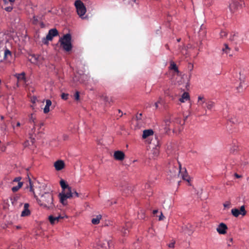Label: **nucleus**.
Wrapping results in <instances>:
<instances>
[{"instance_id": "nucleus-52", "label": "nucleus", "mask_w": 249, "mask_h": 249, "mask_svg": "<svg viewBox=\"0 0 249 249\" xmlns=\"http://www.w3.org/2000/svg\"><path fill=\"white\" fill-rule=\"evenodd\" d=\"M158 212V211L157 210H155L153 212L154 214H156Z\"/></svg>"}, {"instance_id": "nucleus-59", "label": "nucleus", "mask_w": 249, "mask_h": 249, "mask_svg": "<svg viewBox=\"0 0 249 249\" xmlns=\"http://www.w3.org/2000/svg\"><path fill=\"white\" fill-rule=\"evenodd\" d=\"M180 38L178 39L177 40V41H178V42L180 41Z\"/></svg>"}, {"instance_id": "nucleus-5", "label": "nucleus", "mask_w": 249, "mask_h": 249, "mask_svg": "<svg viewBox=\"0 0 249 249\" xmlns=\"http://www.w3.org/2000/svg\"><path fill=\"white\" fill-rule=\"evenodd\" d=\"M74 5L76 8L77 14L79 17L82 19L86 18V17L84 15L87 10L84 3L81 0H77L75 1Z\"/></svg>"}, {"instance_id": "nucleus-55", "label": "nucleus", "mask_w": 249, "mask_h": 249, "mask_svg": "<svg viewBox=\"0 0 249 249\" xmlns=\"http://www.w3.org/2000/svg\"><path fill=\"white\" fill-rule=\"evenodd\" d=\"M161 98H159V101L157 102V103H158V104H160V103H161Z\"/></svg>"}, {"instance_id": "nucleus-12", "label": "nucleus", "mask_w": 249, "mask_h": 249, "mask_svg": "<svg viewBox=\"0 0 249 249\" xmlns=\"http://www.w3.org/2000/svg\"><path fill=\"white\" fill-rule=\"evenodd\" d=\"M227 229V225L223 223H221L217 228L216 231L219 234H224L226 233Z\"/></svg>"}, {"instance_id": "nucleus-6", "label": "nucleus", "mask_w": 249, "mask_h": 249, "mask_svg": "<svg viewBox=\"0 0 249 249\" xmlns=\"http://www.w3.org/2000/svg\"><path fill=\"white\" fill-rule=\"evenodd\" d=\"M244 4L242 0H232L229 5V8L231 12L234 13L242 7Z\"/></svg>"}, {"instance_id": "nucleus-39", "label": "nucleus", "mask_w": 249, "mask_h": 249, "mask_svg": "<svg viewBox=\"0 0 249 249\" xmlns=\"http://www.w3.org/2000/svg\"><path fill=\"white\" fill-rule=\"evenodd\" d=\"M72 197H78L79 196V194L73 189V191H72Z\"/></svg>"}, {"instance_id": "nucleus-10", "label": "nucleus", "mask_w": 249, "mask_h": 249, "mask_svg": "<svg viewBox=\"0 0 249 249\" xmlns=\"http://www.w3.org/2000/svg\"><path fill=\"white\" fill-rule=\"evenodd\" d=\"M229 39L230 41L233 42L235 44H239L242 41V40L239 39L238 34L235 32L231 33Z\"/></svg>"}, {"instance_id": "nucleus-58", "label": "nucleus", "mask_w": 249, "mask_h": 249, "mask_svg": "<svg viewBox=\"0 0 249 249\" xmlns=\"http://www.w3.org/2000/svg\"><path fill=\"white\" fill-rule=\"evenodd\" d=\"M232 238H230V241L232 242Z\"/></svg>"}, {"instance_id": "nucleus-13", "label": "nucleus", "mask_w": 249, "mask_h": 249, "mask_svg": "<svg viewBox=\"0 0 249 249\" xmlns=\"http://www.w3.org/2000/svg\"><path fill=\"white\" fill-rule=\"evenodd\" d=\"M124 154L121 151H116L114 153V158L118 160H123L124 159Z\"/></svg>"}, {"instance_id": "nucleus-57", "label": "nucleus", "mask_w": 249, "mask_h": 249, "mask_svg": "<svg viewBox=\"0 0 249 249\" xmlns=\"http://www.w3.org/2000/svg\"><path fill=\"white\" fill-rule=\"evenodd\" d=\"M0 119L1 120H3L4 119V117L3 116H0Z\"/></svg>"}, {"instance_id": "nucleus-34", "label": "nucleus", "mask_w": 249, "mask_h": 249, "mask_svg": "<svg viewBox=\"0 0 249 249\" xmlns=\"http://www.w3.org/2000/svg\"><path fill=\"white\" fill-rule=\"evenodd\" d=\"M69 95L68 93H62L61 95V97L62 99L66 100L68 99Z\"/></svg>"}, {"instance_id": "nucleus-46", "label": "nucleus", "mask_w": 249, "mask_h": 249, "mask_svg": "<svg viewBox=\"0 0 249 249\" xmlns=\"http://www.w3.org/2000/svg\"><path fill=\"white\" fill-rule=\"evenodd\" d=\"M164 217V215H163L162 213H161L160 215L159 216V220H163Z\"/></svg>"}, {"instance_id": "nucleus-4", "label": "nucleus", "mask_w": 249, "mask_h": 249, "mask_svg": "<svg viewBox=\"0 0 249 249\" xmlns=\"http://www.w3.org/2000/svg\"><path fill=\"white\" fill-rule=\"evenodd\" d=\"M177 174H178V175L183 180L189 182L190 177L187 172L186 169L185 168L182 169L180 164L179 165V170L177 167L173 168V176H176Z\"/></svg>"}, {"instance_id": "nucleus-37", "label": "nucleus", "mask_w": 249, "mask_h": 249, "mask_svg": "<svg viewBox=\"0 0 249 249\" xmlns=\"http://www.w3.org/2000/svg\"><path fill=\"white\" fill-rule=\"evenodd\" d=\"M176 123L178 124H181V118H180L179 117H177L175 119V121H174L173 123Z\"/></svg>"}, {"instance_id": "nucleus-20", "label": "nucleus", "mask_w": 249, "mask_h": 249, "mask_svg": "<svg viewBox=\"0 0 249 249\" xmlns=\"http://www.w3.org/2000/svg\"><path fill=\"white\" fill-rule=\"evenodd\" d=\"M153 131L152 130H151V129L144 130L143 131L142 138L143 139H146L148 137L153 135Z\"/></svg>"}, {"instance_id": "nucleus-8", "label": "nucleus", "mask_w": 249, "mask_h": 249, "mask_svg": "<svg viewBox=\"0 0 249 249\" xmlns=\"http://www.w3.org/2000/svg\"><path fill=\"white\" fill-rule=\"evenodd\" d=\"M43 59L42 56L39 54H30L29 55V61L36 65H38L41 63Z\"/></svg>"}, {"instance_id": "nucleus-9", "label": "nucleus", "mask_w": 249, "mask_h": 249, "mask_svg": "<svg viewBox=\"0 0 249 249\" xmlns=\"http://www.w3.org/2000/svg\"><path fill=\"white\" fill-rule=\"evenodd\" d=\"M231 212L232 214L236 217H237L239 215L244 216L247 213V211H246L245 206L244 205L242 206L240 208V209L235 208L231 209Z\"/></svg>"}, {"instance_id": "nucleus-28", "label": "nucleus", "mask_w": 249, "mask_h": 249, "mask_svg": "<svg viewBox=\"0 0 249 249\" xmlns=\"http://www.w3.org/2000/svg\"><path fill=\"white\" fill-rule=\"evenodd\" d=\"M23 183L22 182H19L18 184L16 186H14L12 188V190L13 192L18 191L22 186Z\"/></svg>"}, {"instance_id": "nucleus-45", "label": "nucleus", "mask_w": 249, "mask_h": 249, "mask_svg": "<svg viewBox=\"0 0 249 249\" xmlns=\"http://www.w3.org/2000/svg\"><path fill=\"white\" fill-rule=\"evenodd\" d=\"M175 246V242L171 243L168 245L169 248H174Z\"/></svg>"}, {"instance_id": "nucleus-7", "label": "nucleus", "mask_w": 249, "mask_h": 249, "mask_svg": "<svg viewBox=\"0 0 249 249\" xmlns=\"http://www.w3.org/2000/svg\"><path fill=\"white\" fill-rule=\"evenodd\" d=\"M58 35V31L55 29H52L49 30L45 38H43L42 42L46 45L48 44L49 41L52 40L53 37Z\"/></svg>"}, {"instance_id": "nucleus-23", "label": "nucleus", "mask_w": 249, "mask_h": 249, "mask_svg": "<svg viewBox=\"0 0 249 249\" xmlns=\"http://www.w3.org/2000/svg\"><path fill=\"white\" fill-rule=\"evenodd\" d=\"M0 130L3 134H5V132L7 130V125L4 122L0 124Z\"/></svg>"}, {"instance_id": "nucleus-61", "label": "nucleus", "mask_w": 249, "mask_h": 249, "mask_svg": "<svg viewBox=\"0 0 249 249\" xmlns=\"http://www.w3.org/2000/svg\"><path fill=\"white\" fill-rule=\"evenodd\" d=\"M12 127L14 129L15 128V126L13 125H12Z\"/></svg>"}, {"instance_id": "nucleus-17", "label": "nucleus", "mask_w": 249, "mask_h": 249, "mask_svg": "<svg viewBox=\"0 0 249 249\" xmlns=\"http://www.w3.org/2000/svg\"><path fill=\"white\" fill-rule=\"evenodd\" d=\"M16 77H17L18 82L19 81H23L24 83H26V79L25 77V72H23L21 73H18L15 75Z\"/></svg>"}, {"instance_id": "nucleus-1", "label": "nucleus", "mask_w": 249, "mask_h": 249, "mask_svg": "<svg viewBox=\"0 0 249 249\" xmlns=\"http://www.w3.org/2000/svg\"><path fill=\"white\" fill-rule=\"evenodd\" d=\"M29 187H27V189H29V191L33 194L34 197L36 198L39 205L49 209H53L54 207L53 203V195L51 192H44L43 194H40V197L38 198L35 194L33 189V185L30 178H29Z\"/></svg>"}, {"instance_id": "nucleus-49", "label": "nucleus", "mask_w": 249, "mask_h": 249, "mask_svg": "<svg viewBox=\"0 0 249 249\" xmlns=\"http://www.w3.org/2000/svg\"><path fill=\"white\" fill-rule=\"evenodd\" d=\"M19 198V196H18L17 195L15 196L14 197V200L15 201H16L18 199V198Z\"/></svg>"}, {"instance_id": "nucleus-27", "label": "nucleus", "mask_w": 249, "mask_h": 249, "mask_svg": "<svg viewBox=\"0 0 249 249\" xmlns=\"http://www.w3.org/2000/svg\"><path fill=\"white\" fill-rule=\"evenodd\" d=\"M101 99L106 103H110L111 99L107 97L106 94H103L100 96Z\"/></svg>"}, {"instance_id": "nucleus-35", "label": "nucleus", "mask_w": 249, "mask_h": 249, "mask_svg": "<svg viewBox=\"0 0 249 249\" xmlns=\"http://www.w3.org/2000/svg\"><path fill=\"white\" fill-rule=\"evenodd\" d=\"M73 96H74V99L76 101L79 100L80 96H79V92L78 91H76L75 94H74Z\"/></svg>"}, {"instance_id": "nucleus-33", "label": "nucleus", "mask_w": 249, "mask_h": 249, "mask_svg": "<svg viewBox=\"0 0 249 249\" xmlns=\"http://www.w3.org/2000/svg\"><path fill=\"white\" fill-rule=\"evenodd\" d=\"M3 8L5 11L7 12H11L13 10V5H9V6H5Z\"/></svg>"}, {"instance_id": "nucleus-62", "label": "nucleus", "mask_w": 249, "mask_h": 249, "mask_svg": "<svg viewBox=\"0 0 249 249\" xmlns=\"http://www.w3.org/2000/svg\"><path fill=\"white\" fill-rule=\"evenodd\" d=\"M84 76H86V77H87V75H83V77H84Z\"/></svg>"}, {"instance_id": "nucleus-63", "label": "nucleus", "mask_w": 249, "mask_h": 249, "mask_svg": "<svg viewBox=\"0 0 249 249\" xmlns=\"http://www.w3.org/2000/svg\"><path fill=\"white\" fill-rule=\"evenodd\" d=\"M17 228H18V229H19V228H20V227H19V226H17Z\"/></svg>"}, {"instance_id": "nucleus-42", "label": "nucleus", "mask_w": 249, "mask_h": 249, "mask_svg": "<svg viewBox=\"0 0 249 249\" xmlns=\"http://www.w3.org/2000/svg\"><path fill=\"white\" fill-rule=\"evenodd\" d=\"M142 113L138 114L136 115V119L137 120H141L142 119Z\"/></svg>"}, {"instance_id": "nucleus-48", "label": "nucleus", "mask_w": 249, "mask_h": 249, "mask_svg": "<svg viewBox=\"0 0 249 249\" xmlns=\"http://www.w3.org/2000/svg\"><path fill=\"white\" fill-rule=\"evenodd\" d=\"M234 176H235L236 178H241V175H238V174H237V173H235V174H234Z\"/></svg>"}, {"instance_id": "nucleus-50", "label": "nucleus", "mask_w": 249, "mask_h": 249, "mask_svg": "<svg viewBox=\"0 0 249 249\" xmlns=\"http://www.w3.org/2000/svg\"><path fill=\"white\" fill-rule=\"evenodd\" d=\"M152 194V192L150 191H147V195L148 196H150Z\"/></svg>"}, {"instance_id": "nucleus-41", "label": "nucleus", "mask_w": 249, "mask_h": 249, "mask_svg": "<svg viewBox=\"0 0 249 249\" xmlns=\"http://www.w3.org/2000/svg\"><path fill=\"white\" fill-rule=\"evenodd\" d=\"M153 154H154L155 157L158 156V155L159 154V150L157 149H155V150H154Z\"/></svg>"}, {"instance_id": "nucleus-30", "label": "nucleus", "mask_w": 249, "mask_h": 249, "mask_svg": "<svg viewBox=\"0 0 249 249\" xmlns=\"http://www.w3.org/2000/svg\"><path fill=\"white\" fill-rule=\"evenodd\" d=\"M8 55H11V52L7 49H6L3 53V59H5Z\"/></svg>"}, {"instance_id": "nucleus-16", "label": "nucleus", "mask_w": 249, "mask_h": 249, "mask_svg": "<svg viewBox=\"0 0 249 249\" xmlns=\"http://www.w3.org/2000/svg\"><path fill=\"white\" fill-rule=\"evenodd\" d=\"M29 205L28 203L24 204V210L21 213V216H28L30 214V211L29 210Z\"/></svg>"}, {"instance_id": "nucleus-31", "label": "nucleus", "mask_w": 249, "mask_h": 249, "mask_svg": "<svg viewBox=\"0 0 249 249\" xmlns=\"http://www.w3.org/2000/svg\"><path fill=\"white\" fill-rule=\"evenodd\" d=\"M29 122L34 124V127L32 130L35 129V118L33 117V114H31L29 117Z\"/></svg>"}, {"instance_id": "nucleus-21", "label": "nucleus", "mask_w": 249, "mask_h": 249, "mask_svg": "<svg viewBox=\"0 0 249 249\" xmlns=\"http://www.w3.org/2000/svg\"><path fill=\"white\" fill-rule=\"evenodd\" d=\"M130 226V224L129 223H127L125 224V227L122 228V229L120 230L123 235L125 236L127 234L128 232L127 229L129 228Z\"/></svg>"}, {"instance_id": "nucleus-43", "label": "nucleus", "mask_w": 249, "mask_h": 249, "mask_svg": "<svg viewBox=\"0 0 249 249\" xmlns=\"http://www.w3.org/2000/svg\"><path fill=\"white\" fill-rule=\"evenodd\" d=\"M150 185L148 183H146L144 185V187L143 189L145 190H148L150 188Z\"/></svg>"}, {"instance_id": "nucleus-15", "label": "nucleus", "mask_w": 249, "mask_h": 249, "mask_svg": "<svg viewBox=\"0 0 249 249\" xmlns=\"http://www.w3.org/2000/svg\"><path fill=\"white\" fill-rule=\"evenodd\" d=\"M63 217L61 216L60 215L57 216H54L53 215H50L49 217V219L50 222V223L52 224H54L59 221H60L61 219H63Z\"/></svg>"}, {"instance_id": "nucleus-3", "label": "nucleus", "mask_w": 249, "mask_h": 249, "mask_svg": "<svg viewBox=\"0 0 249 249\" xmlns=\"http://www.w3.org/2000/svg\"><path fill=\"white\" fill-rule=\"evenodd\" d=\"M71 35L67 34L59 39L61 47L66 52H69L71 50Z\"/></svg>"}, {"instance_id": "nucleus-26", "label": "nucleus", "mask_w": 249, "mask_h": 249, "mask_svg": "<svg viewBox=\"0 0 249 249\" xmlns=\"http://www.w3.org/2000/svg\"><path fill=\"white\" fill-rule=\"evenodd\" d=\"M101 215H98L96 216V218H93L91 220V222L94 225H97L99 223L100 220L101 219Z\"/></svg>"}, {"instance_id": "nucleus-32", "label": "nucleus", "mask_w": 249, "mask_h": 249, "mask_svg": "<svg viewBox=\"0 0 249 249\" xmlns=\"http://www.w3.org/2000/svg\"><path fill=\"white\" fill-rule=\"evenodd\" d=\"M2 1L5 6L8 5L9 2L10 3V5H13L15 2V0H2Z\"/></svg>"}, {"instance_id": "nucleus-25", "label": "nucleus", "mask_w": 249, "mask_h": 249, "mask_svg": "<svg viewBox=\"0 0 249 249\" xmlns=\"http://www.w3.org/2000/svg\"><path fill=\"white\" fill-rule=\"evenodd\" d=\"M165 123V129H166V131L168 130H170L171 129L170 128V124L172 123L170 119H166L164 121Z\"/></svg>"}, {"instance_id": "nucleus-24", "label": "nucleus", "mask_w": 249, "mask_h": 249, "mask_svg": "<svg viewBox=\"0 0 249 249\" xmlns=\"http://www.w3.org/2000/svg\"><path fill=\"white\" fill-rule=\"evenodd\" d=\"M170 68L171 70H174L177 74L179 73L178 68L176 64L174 62H172L171 63Z\"/></svg>"}, {"instance_id": "nucleus-60", "label": "nucleus", "mask_w": 249, "mask_h": 249, "mask_svg": "<svg viewBox=\"0 0 249 249\" xmlns=\"http://www.w3.org/2000/svg\"><path fill=\"white\" fill-rule=\"evenodd\" d=\"M227 206V205L224 204V207H226Z\"/></svg>"}, {"instance_id": "nucleus-36", "label": "nucleus", "mask_w": 249, "mask_h": 249, "mask_svg": "<svg viewBox=\"0 0 249 249\" xmlns=\"http://www.w3.org/2000/svg\"><path fill=\"white\" fill-rule=\"evenodd\" d=\"M225 48L222 49V51L226 53H228V50H230V48L228 47V44H225L224 45Z\"/></svg>"}, {"instance_id": "nucleus-51", "label": "nucleus", "mask_w": 249, "mask_h": 249, "mask_svg": "<svg viewBox=\"0 0 249 249\" xmlns=\"http://www.w3.org/2000/svg\"><path fill=\"white\" fill-rule=\"evenodd\" d=\"M21 125L20 123L19 122H17V124H16V126L17 127H19Z\"/></svg>"}, {"instance_id": "nucleus-22", "label": "nucleus", "mask_w": 249, "mask_h": 249, "mask_svg": "<svg viewBox=\"0 0 249 249\" xmlns=\"http://www.w3.org/2000/svg\"><path fill=\"white\" fill-rule=\"evenodd\" d=\"M205 100L203 96H199L198 97L197 104L199 106H201L203 108L205 107L203 106V104L205 103Z\"/></svg>"}, {"instance_id": "nucleus-40", "label": "nucleus", "mask_w": 249, "mask_h": 249, "mask_svg": "<svg viewBox=\"0 0 249 249\" xmlns=\"http://www.w3.org/2000/svg\"><path fill=\"white\" fill-rule=\"evenodd\" d=\"M237 150V146L236 145H234L232 148L231 149L230 152L231 153H234L235 151Z\"/></svg>"}, {"instance_id": "nucleus-18", "label": "nucleus", "mask_w": 249, "mask_h": 249, "mask_svg": "<svg viewBox=\"0 0 249 249\" xmlns=\"http://www.w3.org/2000/svg\"><path fill=\"white\" fill-rule=\"evenodd\" d=\"M190 100V95L189 93L184 92L181 95V98L179 99V101L181 103H184L186 101Z\"/></svg>"}, {"instance_id": "nucleus-44", "label": "nucleus", "mask_w": 249, "mask_h": 249, "mask_svg": "<svg viewBox=\"0 0 249 249\" xmlns=\"http://www.w3.org/2000/svg\"><path fill=\"white\" fill-rule=\"evenodd\" d=\"M21 179V178L20 177H17L13 181L15 182H18V183L19 182H20L19 181Z\"/></svg>"}, {"instance_id": "nucleus-14", "label": "nucleus", "mask_w": 249, "mask_h": 249, "mask_svg": "<svg viewBox=\"0 0 249 249\" xmlns=\"http://www.w3.org/2000/svg\"><path fill=\"white\" fill-rule=\"evenodd\" d=\"M54 166L57 171H60L64 168L65 163L62 160H58L54 162Z\"/></svg>"}, {"instance_id": "nucleus-56", "label": "nucleus", "mask_w": 249, "mask_h": 249, "mask_svg": "<svg viewBox=\"0 0 249 249\" xmlns=\"http://www.w3.org/2000/svg\"><path fill=\"white\" fill-rule=\"evenodd\" d=\"M43 125V123H41L40 124H39V126H40V128H41L42 127V126Z\"/></svg>"}, {"instance_id": "nucleus-11", "label": "nucleus", "mask_w": 249, "mask_h": 249, "mask_svg": "<svg viewBox=\"0 0 249 249\" xmlns=\"http://www.w3.org/2000/svg\"><path fill=\"white\" fill-rule=\"evenodd\" d=\"M98 249H107L110 247V241L105 240L100 241L97 245Z\"/></svg>"}, {"instance_id": "nucleus-64", "label": "nucleus", "mask_w": 249, "mask_h": 249, "mask_svg": "<svg viewBox=\"0 0 249 249\" xmlns=\"http://www.w3.org/2000/svg\"><path fill=\"white\" fill-rule=\"evenodd\" d=\"M191 233H192V232H190V233H189L188 234H190Z\"/></svg>"}, {"instance_id": "nucleus-38", "label": "nucleus", "mask_w": 249, "mask_h": 249, "mask_svg": "<svg viewBox=\"0 0 249 249\" xmlns=\"http://www.w3.org/2000/svg\"><path fill=\"white\" fill-rule=\"evenodd\" d=\"M220 36L221 37H225L227 36V33L226 31H222L220 32Z\"/></svg>"}, {"instance_id": "nucleus-2", "label": "nucleus", "mask_w": 249, "mask_h": 249, "mask_svg": "<svg viewBox=\"0 0 249 249\" xmlns=\"http://www.w3.org/2000/svg\"><path fill=\"white\" fill-rule=\"evenodd\" d=\"M60 185L62 188V192L58 195L60 202L63 205H66L68 203L67 199L72 197V191L73 189L69 186L63 179L60 181Z\"/></svg>"}, {"instance_id": "nucleus-47", "label": "nucleus", "mask_w": 249, "mask_h": 249, "mask_svg": "<svg viewBox=\"0 0 249 249\" xmlns=\"http://www.w3.org/2000/svg\"><path fill=\"white\" fill-rule=\"evenodd\" d=\"M32 102L33 103H35L36 102V98L35 97H33L32 98Z\"/></svg>"}, {"instance_id": "nucleus-29", "label": "nucleus", "mask_w": 249, "mask_h": 249, "mask_svg": "<svg viewBox=\"0 0 249 249\" xmlns=\"http://www.w3.org/2000/svg\"><path fill=\"white\" fill-rule=\"evenodd\" d=\"M207 109H211L214 107V103L211 101H209L205 103Z\"/></svg>"}, {"instance_id": "nucleus-53", "label": "nucleus", "mask_w": 249, "mask_h": 249, "mask_svg": "<svg viewBox=\"0 0 249 249\" xmlns=\"http://www.w3.org/2000/svg\"><path fill=\"white\" fill-rule=\"evenodd\" d=\"M188 118V116H186L185 117H184V121H183V123L182 124V125L184 124V122L185 121H186V120Z\"/></svg>"}, {"instance_id": "nucleus-54", "label": "nucleus", "mask_w": 249, "mask_h": 249, "mask_svg": "<svg viewBox=\"0 0 249 249\" xmlns=\"http://www.w3.org/2000/svg\"><path fill=\"white\" fill-rule=\"evenodd\" d=\"M155 106L156 108L158 107V103L157 102L155 103Z\"/></svg>"}, {"instance_id": "nucleus-19", "label": "nucleus", "mask_w": 249, "mask_h": 249, "mask_svg": "<svg viewBox=\"0 0 249 249\" xmlns=\"http://www.w3.org/2000/svg\"><path fill=\"white\" fill-rule=\"evenodd\" d=\"M52 105V101L47 99L46 101V106L44 108L43 111L44 113H47L50 111V107Z\"/></svg>"}]
</instances>
